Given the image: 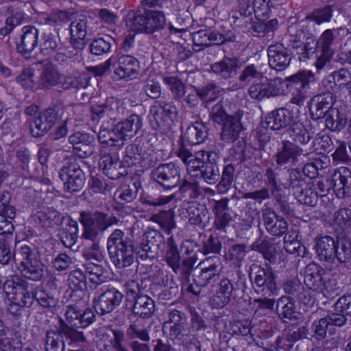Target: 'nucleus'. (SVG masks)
<instances>
[{"mask_svg": "<svg viewBox=\"0 0 351 351\" xmlns=\"http://www.w3.org/2000/svg\"><path fill=\"white\" fill-rule=\"evenodd\" d=\"M287 132L294 143L288 140L282 141V147L274 156L276 162L280 167H283L289 162H295L298 156L302 154L307 155L308 153L303 154V149L295 143L306 145L313 138V134L299 122L293 123Z\"/></svg>", "mask_w": 351, "mask_h": 351, "instance_id": "obj_1", "label": "nucleus"}, {"mask_svg": "<svg viewBox=\"0 0 351 351\" xmlns=\"http://www.w3.org/2000/svg\"><path fill=\"white\" fill-rule=\"evenodd\" d=\"M107 250L112 263L121 269L132 265L134 261V242L131 236L120 229L114 230L107 240Z\"/></svg>", "mask_w": 351, "mask_h": 351, "instance_id": "obj_2", "label": "nucleus"}, {"mask_svg": "<svg viewBox=\"0 0 351 351\" xmlns=\"http://www.w3.org/2000/svg\"><path fill=\"white\" fill-rule=\"evenodd\" d=\"M221 270V261L219 256L208 257L201 261L193 271V283L188 285L186 291L195 296L199 295L202 288L219 280Z\"/></svg>", "mask_w": 351, "mask_h": 351, "instance_id": "obj_3", "label": "nucleus"}, {"mask_svg": "<svg viewBox=\"0 0 351 351\" xmlns=\"http://www.w3.org/2000/svg\"><path fill=\"white\" fill-rule=\"evenodd\" d=\"M79 221L83 226L82 238L95 241L108 228L118 225L120 220L118 217L101 211H82L80 213Z\"/></svg>", "mask_w": 351, "mask_h": 351, "instance_id": "obj_4", "label": "nucleus"}, {"mask_svg": "<svg viewBox=\"0 0 351 351\" xmlns=\"http://www.w3.org/2000/svg\"><path fill=\"white\" fill-rule=\"evenodd\" d=\"M249 278L254 292L258 295H276L277 274L268 265L253 263L249 268Z\"/></svg>", "mask_w": 351, "mask_h": 351, "instance_id": "obj_5", "label": "nucleus"}, {"mask_svg": "<svg viewBox=\"0 0 351 351\" xmlns=\"http://www.w3.org/2000/svg\"><path fill=\"white\" fill-rule=\"evenodd\" d=\"M349 30L346 27H337L333 29H326L324 30L319 38L317 39L314 35V53L317 51V60L315 66L317 71L322 70L327 64H328L335 53L332 45L339 36L348 35Z\"/></svg>", "mask_w": 351, "mask_h": 351, "instance_id": "obj_6", "label": "nucleus"}, {"mask_svg": "<svg viewBox=\"0 0 351 351\" xmlns=\"http://www.w3.org/2000/svg\"><path fill=\"white\" fill-rule=\"evenodd\" d=\"M126 300L133 302L132 315L137 318L147 319L152 317L155 311L154 300L141 292L138 283L135 280H129L125 283Z\"/></svg>", "mask_w": 351, "mask_h": 351, "instance_id": "obj_7", "label": "nucleus"}, {"mask_svg": "<svg viewBox=\"0 0 351 351\" xmlns=\"http://www.w3.org/2000/svg\"><path fill=\"white\" fill-rule=\"evenodd\" d=\"M129 26L134 32L154 34L166 25V18L162 11L147 10L143 13L134 12L129 14Z\"/></svg>", "mask_w": 351, "mask_h": 351, "instance_id": "obj_8", "label": "nucleus"}, {"mask_svg": "<svg viewBox=\"0 0 351 351\" xmlns=\"http://www.w3.org/2000/svg\"><path fill=\"white\" fill-rule=\"evenodd\" d=\"M165 259L167 265L175 274H179L180 278L186 282H190V276L194 270L197 258L195 256H193L182 258L173 237H170L167 239V248Z\"/></svg>", "mask_w": 351, "mask_h": 351, "instance_id": "obj_9", "label": "nucleus"}, {"mask_svg": "<svg viewBox=\"0 0 351 351\" xmlns=\"http://www.w3.org/2000/svg\"><path fill=\"white\" fill-rule=\"evenodd\" d=\"M245 288V279L241 275L238 276V280L234 283L227 278H222L218 284L215 295L212 298V305L219 308L230 302L237 301L243 295Z\"/></svg>", "mask_w": 351, "mask_h": 351, "instance_id": "obj_10", "label": "nucleus"}, {"mask_svg": "<svg viewBox=\"0 0 351 351\" xmlns=\"http://www.w3.org/2000/svg\"><path fill=\"white\" fill-rule=\"evenodd\" d=\"M3 291L8 300L21 301L23 306L29 308L35 300V291L27 280L14 276L3 282Z\"/></svg>", "mask_w": 351, "mask_h": 351, "instance_id": "obj_11", "label": "nucleus"}, {"mask_svg": "<svg viewBox=\"0 0 351 351\" xmlns=\"http://www.w3.org/2000/svg\"><path fill=\"white\" fill-rule=\"evenodd\" d=\"M149 178L163 189L171 190L177 187L182 180L181 169L173 162L161 163L152 169Z\"/></svg>", "mask_w": 351, "mask_h": 351, "instance_id": "obj_12", "label": "nucleus"}, {"mask_svg": "<svg viewBox=\"0 0 351 351\" xmlns=\"http://www.w3.org/2000/svg\"><path fill=\"white\" fill-rule=\"evenodd\" d=\"M326 272L319 265L311 263L306 265L304 274V282L306 287L315 291L324 289L328 293L339 289L335 279L326 280Z\"/></svg>", "mask_w": 351, "mask_h": 351, "instance_id": "obj_13", "label": "nucleus"}, {"mask_svg": "<svg viewBox=\"0 0 351 351\" xmlns=\"http://www.w3.org/2000/svg\"><path fill=\"white\" fill-rule=\"evenodd\" d=\"M165 245V237L157 230H149L144 233L136 250L137 258L152 261L158 256Z\"/></svg>", "mask_w": 351, "mask_h": 351, "instance_id": "obj_14", "label": "nucleus"}, {"mask_svg": "<svg viewBox=\"0 0 351 351\" xmlns=\"http://www.w3.org/2000/svg\"><path fill=\"white\" fill-rule=\"evenodd\" d=\"M59 178L64 183L65 191L69 193L82 191L86 183V176L80 165L71 160L62 167Z\"/></svg>", "mask_w": 351, "mask_h": 351, "instance_id": "obj_15", "label": "nucleus"}, {"mask_svg": "<svg viewBox=\"0 0 351 351\" xmlns=\"http://www.w3.org/2000/svg\"><path fill=\"white\" fill-rule=\"evenodd\" d=\"M218 157L215 152H206L199 165L195 166L191 173L196 178L202 179L209 185L215 184L220 179V169L217 163Z\"/></svg>", "mask_w": 351, "mask_h": 351, "instance_id": "obj_16", "label": "nucleus"}, {"mask_svg": "<svg viewBox=\"0 0 351 351\" xmlns=\"http://www.w3.org/2000/svg\"><path fill=\"white\" fill-rule=\"evenodd\" d=\"M289 46L298 56L300 61L308 60L314 53V34L303 29H299L289 36Z\"/></svg>", "mask_w": 351, "mask_h": 351, "instance_id": "obj_17", "label": "nucleus"}, {"mask_svg": "<svg viewBox=\"0 0 351 351\" xmlns=\"http://www.w3.org/2000/svg\"><path fill=\"white\" fill-rule=\"evenodd\" d=\"M102 156L100 158L99 166L104 173L111 180H117L128 175L127 167L119 161L117 152H108L104 147L100 149Z\"/></svg>", "mask_w": 351, "mask_h": 351, "instance_id": "obj_18", "label": "nucleus"}, {"mask_svg": "<svg viewBox=\"0 0 351 351\" xmlns=\"http://www.w3.org/2000/svg\"><path fill=\"white\" fill-rule=\"evenodd\" d=\"M93 121L110 119L116 121L125 114V108L114 97L107 98L104 103L93 105L90 108Z\"/></svg>", "mask_w": 351, "mask_h": 351, "instance_id": "obj_19", "label": "nucleus"}, {"mask_svg": "<svg viewBox=\"0 0 351 351\" xmlns=\"http://www.w3.org/2000/svg\"><path fill=\"white\" fill-rule=\"evenodd\" d=\"M61 109L58 105L48 108L35 118L31 125V132L34 137H40L47 134L56 124Z\"/></svg>", "mask_w": 351, "mask_h": 351, "instance_id": "obj_20", "label": "nucleus"}, {"mask_svg": "<svg viewBox=\"0 0 351 351\" xmlns=\"http://www.w3.org/2000/svg\"><path fill=\"white\" fill-rule=\"evenodd\" d=\"M123 298L118 289H109L94 299V308L99 315L110 313L121 304Z\"/></svg>", "mask_w": 351, "mask_h": 351, "instance_id": "obj_21", "label": "nucleus"}, {"mask_svg": "<svg viewBox=\"0 0 351 351\" xmlns=\"http://www.w3.org/2000/svg\"><path fill=\"white\" fill-rule=\"evenodd\" d=\"M242 66L243 62L239 57L225 56L220 61L210 65V71L226 80L237 76Z\"/></svg>", "mask_w": 351, "mask_h": 351, "instance_id": "obj_22", "label": "nucleus"}, {"mask_svg": "<svg viewBox=\"0 0 351 351\" xmlns=\"http://www.w3.org/2000/svg\"><path fill=\"white\" fill-rule=\"evenodd\" d=\"M11 194L8 191L0 193V234H11L14 226L11 221L16 216V208L10 205Z\"/></svg>", "mask_w": 351, "mask_h": 351, "instance_id": "obj_23", "label": "nucleus"}, {"mask_svg": "<svg viewBox=\"0 0 351 351\" xmlns=\"http://www.w3.org/2000/svg\"><path fill=\"white\" fill-rule=\"evenodd\" d=\"M335 102V97L330 91L323 92L315 95L311 100L309 110L313 119L324 118L328 114Z\"/></svg>", "mask_w": 351, "mask_h": 351, "instance_id": "obj_24", "label": "nucleus"}, {"mask_svg": "<svg viewBox=\"0 0 351 351\" xmlns=\"http://www.w3.org/2000/svg\"><path fill=\"white\" fill-rule=\"evenodd\" d=\"M90 18L84 14L75 17L70 24V43L75 50H81L85 47V38L88 30Z\"/></svg>", "mask_w": 351, "mask_h": 351, "instance_id": "obj_25", "label": "nucleus"}, {"mask_svg": "<svg viewBox=\"0 0 351 351\" xmlns=\"http://www.w3.org/2000/svg\"><path fill=\"white\" fill-rule=\"evenodd\" d=\"M259 80L260 82H254L248 88V94L252 99L261 101L279 94L280 90L276 84L278 79H269L264 75Z\"/></svg>", "mask_w": 351, "mask_h": 351, "instance_id": "obj_26", "label": "nucleus"}, {"mask_svg": "<svg viewBox=\"0 0 351 351\" xmlns=\"http://www.w3.org/2000/svg\"><path fill=\"white\" fill-rule=\"evenodd\" d=\"M143 126L142 118L135 113L119 121L114 127V131L123 143L136 136Z\"/></svg>", "mask_w": 351, "mask_h": 351, "instance_id": "obj_27", "label": "nucleus"}, {"mask_svg": "<svg viewBox=\"0 0 351 351\" xmlns=\"http://www.w3.org/2000/svg\"><path fill=\"white\" fill-rule=\"evenodd\" d=\"M268 64L277 71L285 70L290 64L291 56L282 43L270 45L267 49Z\"/></svg>", "mask_w": 351, "mask_h": 351, "instance_id": "obj_28", "label": "nucleus"}, {"mask_svg": "<svg viewBox=\"0 0 351 351\" xmlns=\"http://www.w3.org/2000/svg\"><path fill=\"white\" fill-rule=\"evenodd\" d=\"M262 217L265 228L270 234L281 237L287 232V221L282 217L278 215L272 208L263 209Z\"/></svg>", "mask_w": 351, "mask_h": 351, "instance_id": "obj_29", "label": "nucleus"}, {"mask_svg": "<svg viewBox=\"0 0 351 351\" xmlns=\"http://www.w3.org/2000/svg\"><path fill=\"white\" fill-rule=\"evenodd\" d=\"M243 112L238 111L228 118L223 124L221 139L226 143H233L239 139L241 133L245 130L241 119Z\"/></svg>", "mask_w": 351, "mask_h": 351, "instance_id": "obj_30", "label": "nucleus"}, {"mask_svg": "<svg viewBox=\"0 0 351 351\" xmlns=\"http://www.w3.org/2000/svg\"><path fill=\"white\" fill-rule=\"evenodd\" d=\"M278 176L276 169L267 168L265 172L266 184L268 187H270L271 195L278 204L280 211L285 214H288L290 212V206L288 202L283 199L281 193L282 188L278 182Z\"/></svg>", "mask_w": 351, "mask_h": 351, "instance_id": "obj_31", "label": "nucleus"}, {"mask_svg": "<svg viewBox=\"0 0 351 351\" xmlns=\"http://www.w3.org/2000/svg\"><path fill=\"white\" fill-rule=\"evenodd\" d=\"M276 312L283 323L298 322L301 317L296 311L295 301L293 298L282 295L276 300Z\"/></svg>", "mask_w": 351, "mask_h": 351, "instance_id": "obj_32", "label": "nucleus"}, {"mask_svg": "<svg viewBox=\"0 0 351 351\" xmlns=\"http://www.w3.org/2000/svg\"><path fill=\"white\" fill-rule=\"evenodd\" d=\"M332 186L339 197H351V170L347 167L339 168L332 175Z\"/></svg>", "mask_w": 351, "mask_h": 351, "instance_id": "obj_33", "label": "nucleus"}, {"mask_svg": "<svg viewBox=\"0 0 351 351\" xmlns=\"http://www.w3.org/2000/svg\"><path fill=\"white\" fill-rule=\"evenodd\" d=\"M293 121L292 112L286 108H280L269 112L265 123L271 130H280L289 126Z\"/></svg>", "mask_w": 351, "mask_h": 351, "instance_id": "obj_34", "label": "nucleus"}, {"mask_svg": "<svg viewBox=\"0 0 351 351\" xmlns=\"http://www.w3.org/2000/svg\"><path fill=\"white\" fill-rule=\"evenodd\" d=\"M140 70V64L137 59L129 55L119 58L114 69V75L119 79H132Z\"/></svg>", "mask_w": 351, "mask_h": 351, "instance_id": "obj_35", "label": "nucleus"}, {"mask_svg": "<svg viewBox=\"0 0 351 351\" xmlns=\"http://www.w3.org/2000/svg\"><path fill=\"white\" fill-rule=\"evenodd\" d=\"M21 43L16 45L18 52L23 56L29 55L38 44V29L32 25H27L22 29Z\"/></svg>", "mask_w": 351, "mask_h": 351, "instance_id": "obj_36", "label": "nucleus"}, {"mask_svg": "<svg viewBox=\"0 0 351 351\" xmlns=\"http://www.w3.org/2000/svg\"><path fill=\"white\" fill-rule=\"evenodd\" d=\"M282 288L286 295H292L300 302L308 304L311 301V296L297 277L286 279L282 284Z\"/></svg>", "mask_w": 351, "mask_h": 351, "instance_id": "obj_37", "label": "nucleus"}, {"mask_svg": "<svg viewBox=\"0 0 351 351\" xmlns=\"http://www.w3.org/2000/svg\"><path fill=\"white\" fill-rule=\"evenodd\" d=\"M336 241L330 236H325L317 241L315 249L320 261L335 263Z\"/></svg>", "mask_w": 351, "mask_h": 351, "instance_id": "obj_38", "label": "nucleus"}, {"mask_svg": "<svg viewBox=\"0 0 351 351\" xmlns=\"http://www.w3.org/2000/svg\"><path fill=\"white\" fill-rule=\"evenodd\" d=\"M311 82H313V77L306 71L298 72L285 79L287 88L293 93H307L310 89Z\"/></svg>", "mask_w": 351, "mask_h": 351, "instance_id": "obj_39", "label": "nucleus"}, {"mask_svg": "<svg viewBox=\"0 0 351 351\" xmlns=\"http://www.w3.org/2000/svg\"><path fill=\"white\" fill-rule=\"evenodd\" d=\"M61 75L56 66L45 64L39 77L38 86L41 89L49 90L60 84Z\"/></svg>", "mask_w": 351, "mask_h": 351, "instance_id": "obj_40", "label": "nucleus"}, {"mask_svg": "<svg viewBox=\"0 0 351 351\" xmlns=\"http://www.w3.org/2000/svg\"><path fill=\"white\" fill-rule=\"evenodd\" d=\"M208 132V129L204 123L196 121L187 128L184 138L190 145H197L205 141Z\"/></svg>", "mask_w": 351, "mask_h": 351, "instance_id": "obj_41", "label": "nucleus"}, {"mask_svg": "<svg viewBox=\"0 0 351 351\" xmlns=\"http://www.w3.org/2000/svg\"><path fill=\"white\" fill-rule=\"evenodd\" d=\"M75 326H69L65 321H60V326L58 327L62 338L68 341L69 345L80 346L86 342V337L82 331L78 330Z\"/></svg>", "mask_w": 351, "mask_h": 351, "instance_id": "obj_42", "label": "nucleus"}, {"mask_svg": "<svg viewBox=\"0 0 351 351\" xmlns=\"http://www.w3.org/2000/svg\"><path fill=\"white\" fill-rule=\"evenodd\" d=\"M97 138L103 145L101 148L105 147L108 152H116L123 146V142L117 137L114 128L111 130L101 127L98 132Z\"/></svg>", "mask_w": 351, "mask_h": 351, "instance_id": "obj_43", "label": "nucleus"}, {"mask_svg": "<svg viewBox=\"0 0 351 351\" xmlns=\"http://www.w3.org/2000/svg\"><path fill=\"white\" fill-rule=\"evenodd\" d=\"M69 280L71 285L76 289V291H72L71 298L75 295L78 298V299H76V302H80L82 304H84L85 301L83 300L84 293L83 290H85L87 287L85 274L80 269L74 270L70 273Z\"/></svg>", "mask_w": 351, "mask_h": 351, "instance_id": "obj_44", "label": "nucleus"}, {"mask_svg": "<svg viewBox=\"0 0 351 351\" xmlns=\"http://www.w3.org/2000/svg\"><path fill=\"white\" fill-rule=\"evenodd\" d=\"M206 152V151L202 150L197 152L193 154L189 149H186L183 144H182L177 152V156L186 165L187 171L189 173H191L194 171L195 166L199 165V162L201 159L203 158Z\"/></svg>", "mask_w": 351, "mask_h": 351, "instance_id": "obj_45", "label": "nucleus"}, {"mask_svg": "<svg viewBox=\"0 0 351 351\" xmlns=\"http://www.w3.org/2000/svg\"><path fill=\"white\" fill-rule=\"evenodd\" d=\"M149 123L153 130L165 132L171 128L168 118H165L161 109L157 106L156 102L150 108Z\"/></svg>", "mask_w": 351, "mask_h": 351, "instance_id": "obj_46", "label": "nucleus"}, {"mask_svg": "<svg viewBox=\"0 0 351 351\" xmlns=\"http://www.w3.org/2000/svg\"><path fill=\"white\" fill-rule=\"evenodd\" d=\"M324 117L326 127L332 132H341L348 125L346 116L341 113L337 108L330 110Z\"/></svg>", "mask_w": 351, "mask_h": 351, "instance_id": "obj_47", "label": "nucleus"}, {"mask_svg": "<svg viewBox=\"0 0 351 351\" xmlns=\"http://www.w3.org/2000/svg\"><path fill=\"white\" fill-rule=\"evenodd\" d=\"M36 217L43 226L49 227L60 226L64 219V216L52 207L45 208L38 211Z\"/></svg>", "mask_w": 351, "mask_h": 351, "instance_id": "obj_48", "label": "nucleus"}, {"mask_svg": "<svg viewBox=\"0 0 351 351\" xmlns=\"http://www.w3.org/2000/svg\"><path fill=\"white\" fill-rule=\"evenodd\" d=\"M288 171L289 178L287 181L280 185L283 189L292 192L295 196L306 185V182L302 177V173L298 168L291 169Z\"/></svg>", "mask_w": 351, "mask_h": 351, "instance_id": "obj_49", "label": "nucleus"}, {"mask_svg": "<svg viewBox=\"0 0 351 351\" xmlns=\"http://www.w3.org/2000/svg\"><path fill=\"white\" fill-rule=\"evenodd\" d=\"M346 263L351 260V241L346 237H337L335 247V261Z\"/></svg>", "mask_w": 351, "mask_h": 351, "instance_id": "obj_50", "label": "nucleus"}, {"mask_svg": "<svg viewBox=\"0 0 351 351\" xmlns=\"http://www.w3.org/2000/svg\"><path fill=\"white\" fill-rule=\"evenodd\" d=\"M265 73L262 72L257 64H247L244 65L240 72L238 80L240 84L248 85L255 80L263 78Z\"/></svg>", "mask_w": 351, "mask_h": 351, "instance_id": "obj_51", "label": "nucleus"}, {"mask_svg": "<svg viewBox=\"0 0 351 351\" xmlns=\"http://www.w3.org/2000/svg\"><path fill=\"white\" fill-rule=\"evenodd\" d=\"M44 341L45 351H64V341L58 328L47 330Z\"/></svg>", "mask_w": 351, "mask_h": 351, "instance_id": "obj_52", "label": "nucleus"}, {"mask_svg": "<svg viewBox=\"0 0 351 351\" xmlns=\"http://www.w3.org/2000/svg\"><path fill=\"white\" fill-rule=\"evenodd\" d=\"M333 12L332 6L326 5L324 7L314 9L306 16V20L320 25L325 23H330L333 16Z\"/></svg>", "mask_w": 351, "mask_h": 351, "instance_id": "obj_53", "label": "nucleus"}, {"mask_svg": "<svg viewBox=\"0 0 351 351\" xmlns=\"http://www.w3.org/2000/svg\"><path fill=\"white\" fill-rule=\"evenodd\" d=\"M22 273L24 277L34 281L40 280L44 276L45 265L41 261L34 258L32 261L23 265Z\"/></svg>", "mask_w": 351, "mask_h": 351, "instance_id": "obj_54", "label": "nucleus"}, {"mask_svg": "<svg viewBox=\"0 0 351 351\" xmlns=\"http://www.w3.org/2000/svg\"><path fill=\"white\" fill-rule=\"evenodd\" d=\"M114 39L109 36L93 40L88 46L89 51L95 56H101L110 51Z\"/></svg>", "mask_w": 351, "mask_h": 351, "instance_id": "obj_55", "label": "nucleus"}, {"mask_svg": "<svg viewBox=\"0 0 351 351\" xmlns=\"http://www.w3.org/2000/svg\"><path fill=\"white\" fill-rule=\"evenodd\" d=\"M152 219L157 223L168 234L176 226L174 220V213L171 210H163L154 215Z\"/></svg>", "mask_w": 351, "mask_h": 351, "instance_id": "obj_56", "label": "nucleus"}, {"mask_svg": "<svg viewBox=\"0 0 351 351\" xmlns=\"http://www.w3.org/2000/svg\"><path fill=\"white\" fill-rule=\"evenodd\" d=\"M234 172L235 169L233 165L228 164L224 167L221 179L216 186L219 193H226L231 189L234 182Z\"/></svg>", "mask_w": 351, "mask_h": 351, "instance_id": "obj_57", "label": "nucleus"}, {"mask_svg": "<svg viewBox=\"0 0 351 351\" xmlns=\"http://www.w3.org/2000/svg\"><path fill=\"white\" fill-rule=\"evenodd\" d=\"M164 83L168 86L173 99L180 100L186 94V85L177 76H164Z\"/></svg>", "mask_w": 351, "mask_h": 351, "instance_id": "obj_58", "label": "nucleus"}, {"mask_svg": "<svg viewBox=\"0 0 351 351\" xmlns=\"http://www.w3.org/2000/svg\"><path fill=\"white\" fill-rule=\"evenodd\" d=\"M265 18L256 19L252 24L250 29L256 33L258 36H265L266 34L273 33L278 27V21L274 19L265 22Z\"/></svg>", "mask_w": 351, "mask_h": 351, "instance_id": "obj_59", "label": "nucleus"}, {"mask_svg": "<svg viewBox=\"0 0 351 351\" xmlns=\"http://www.w3.org/2000/svg\"><path fill=\"white\" fill-rule=\"evenodd\" d=\"M331 330L326 317L314 320L311 326L312 337L318 341L326 339L328 332L332 334Z\"/></svg>", "mask_w": 351, "mask_h": 351, "instance_id": "obj_60", "label": "nucleus"}, {"mask_svg": "<svg viewBox=\"0 0 351 351\" xmlns=\"http://www.w3.org/2000/svg\"><path fill=\"white\" fill-rule=\"evenodd\" d=\"M58 40V36L52 32L43 33L40 44V52L44 55H50L54 53L59 45Z\"/></svg>", "mask_w": 351, "mask_h": 351, "instance_id": "obj_61", "label": "nucleus"}, {"mask_svg": "<svg viewBox=\"0 0 351 351\" xmlns=\"http://www.w3.org/2000/svg\"><path fill=\"white\" fill-rule=\"evenodd\" d=\"M330 76L334 82L328 81L329 84L339 85V88L347 90L351 84V71L348 68H341L335 71L330 74Z\"/></svg>", "mask_w": 351, "mask_h": 351, "instance_id": "obj_62", "label": "nucleus"}, {"mask_svg": "<svg viewBox=\"0 0 351 351\" xmlns=\"http://www.w3.org/2000/svg\"><path fill=\"white\" fill-rule=\"evenodd\" d=\"M112 337L110 340L111 347L113 350L105 346L106 351H130L124 345L125 341V335L123 330L120 328H113L111 330Z\"/></svg>", "mask_w": 351, "mask_h": 351, "instance_id": "obj_63", "label": "nucleus"}, {"mask_svg": "<svg viewBox=\"0 0 351 351\" xmlns=\"http://www.w3.org/2000/svg\"><path fill=\"white\" fill-rule=\"evenodd\" d=\"M254 249L261 253L264 258L270 263L276 262V248L273 243L267 240H263L261 243L254 245Z\"/></svg>", "mask_w": 351, "mask_h": 351, "instance_id": "obj_64", "label": "nucleus"}]
</instances>
